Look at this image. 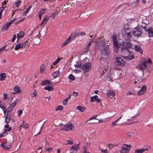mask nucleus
<instances>
[{"label": "nucleus", "instance_id": "24", "mask_svg": "<svg viewBox=\"0 0 153 153\" xmlns=\"http://www.w3.org/2000/svg\"><path fill=\"white\" fill-rule=\"evenodd\" d=\"M122 116H121L120 118H119L116 121L113 122L112 123V125L113 127H114L116 126H117L119 125L117 123L119 120L122 118Z\"/></svg>", "mask_w": 153, "mask_h": 153}, {"label": "nucleus", "instance_id": "56", "mask_svg": "<svg viewBox=\"0 0 153 153\" xmlns=\"http://www.w3.org/2000/svg\"><path fill=\"white\" fill-rule=\"evenodd\" d=\"M75 67H77L78 68H80L81 67L82 65L81 64H79V63L77 62L76 64L74 65Z\"/></svg>", "mask_w": 153, "mask_h": 153}, {"label": "nucleus", "instance_id": "14", "mask_svg": "<svg viewBox=\"0 0 153 153\" xmlns=\"http://www.w3.org/2000/svg\"><path fill=\"white\" fill-rule=\"evenodd\" d=\"M107 97L110 98H112L115 95V94L114 92L111 91L110 90H108L107 93Z\"/></svg>", "mask_w": 153, "mask_h": 153}, {"label": "nucleus", "instance_id": "4", "mask_svg": "<svg viewBox=\"0 0 153 153\" xmlns=\"http://www.w3.org/2000/svg\"><path fill=\"white\" fill-rule=\"evenodd\" d=\"M132 45L130 42H127L126 43V49H123L122 50V53L125 55H128L130 54V51L128 49L131 48Z\"/></svg>", "mask_w": 153, "mask_h": 153}, {"label": "nucleus", "instance_id": "6", "mask_svg": "<svg viewBox=\"0 0 153 153\" xmlns=\"http://www.w3.org/2000/svg\"><path fill=\"white\" fill-rule=\"evenodd\" d=\"M106 59L107 62L109 63L111 62V54L110 52V49L108 47H106Z\"/></svg>", "mask_w": 153, "mask_h": 153}, {"label": "nucleus", "instance_id": "61", "mask_svg": "<svg viewBox=\"0 0 153 153\" xmlns=\"http://www.w3.org/2000/svg\"><path fill=\"white\" fill-rule=\"evenodd\" d=\"M12 109H11L9 107L7 109V112H9V113H11V111Z\"/></svg>", "mask_w": 153, "mask_h": 153}, {"label": "nucleus", "instance_id": "48", "mask_svg": "<svg viewBox=\"0 0 153 153\" xmlns=\"http://www.w3.org/2000/svg\"><path fill=\"white\" fill-rule=\"evenodd\" d=\"M45 150L48 152H50L51 151L53 150V149L52 147H51L50 148H46Z\"/></svg>", "mask_w": 153, "mask_h": 153}, {"label": "nucleus", "instance_id": "27", "mask_svg": "<svg viewBox=\"0 0 153 153\" xmlns=\"http://www.w3.org/2000/svg\"><path fill=\"white\" fill-rule=\"evenodd\" d=\"M45 69V65L42 64L40 67V73L42 74L44 73V71Z\"/></svg>", "mask_w": 153, "mask_h": 153}, {"label": "nucleus", "instance_id": "25", "mask_svg": "<svg viewBox=\"0 0 153 153\" xmlns=\"http://www.w3.org/2000/svg\"><path fill=\"white\" fill-rule=\"evenodd\" d=\"M44 89L47 90L49 91H53L54 90V88L51 86H47L44 88Z\"/></svg>", "mask_w": 153, "mask_h": 153}, {"label": "nucleus", "instance_id": "16", "mask_svg": "<svg viewBox=\"0 0 153 153\" xmlns=\"http://www.w3.org/2000/svg\"><path fill=\"white\" fill-rule=\"evenodd\" d=\"M1 145L2 146L4 149H10L11 147V144L10 143H5V144H2Z\"/></svg>", "mask_w": 153, "mask_h": 153}, {"label": "nucleus", "instance_id": "52", "mask_svg": "<svg viewBox=\"0 0 153 153\" xmlns=\"http://www.w3.org/2000/svg\"><path fill=\"white\" fill-rule=\"evenodd\" d=\"M117 36L116 35H114L112 37L113 41L117 40Z\"/></svg>", "mask_w": 153, "mask_h": 153}, {"label": "nucleus", "instance_id": "49", "mask_svg": "<svg viewBox=\"0 0 153 153\" xmlns=\"http://www.w3.org/2000/svg\"><path fill=\"white\" fill-rule=\"evenodd\" d=\"M79 36H82L83 35H86L85 33L79 31Z\"/></svg>", "mask_w": 153, "mask_h": 153}, {"label": "nucleus", "instance_id": "26", "mask_svg": "<svg viewBox=\"0 0 153 153\" xmlns=\"http://www.w3.org/2000/svg\"><path fill=\"white\" fill-rule=\"evenodd\" d=\"M24 35V33L23 31H21L17 34V37L21 38L23 37Z\"/></svg>", "mask_w": 153, "mask_h": 153}, {"label": "nucleus", "instance_id": "35", "mask_svg": "<svg viewBox=\"0 0 153 153\" xmlns=\"http://www.w3.org/2000/svg\"><path fill=\"white\" fill-rule=\"evenodd\" d=\"M69 78L70 79L72 80L73 81L75 80V77L72 74H71L69 75Z\"/></svg>", "mask_w": 153, "mask_h": 153}, {"label": "nucleus", "instance_id": "3", "mask_svg": "<svg viewBox=\"0 0 153 153\" xmlns=\"http://www.w3.org/2000/svg\"><path fill=\"white\" fill-rule=\"evenodd\" d=\"M43 125V124L41 126L39 124L37 125L35 124L33 126V131L34 133V135H38L40 133Z\"/></svg>", "mask_w": 153, "mask_h": 153}, {"label": "nucleus", "instance_id": "32", "mask_svg": "<svg viewBox=\"0 0 153 153\" xmlns=\"http://www.w3.org/2000/svg\"><path fill=\"white\" fill-rule=\"evenodd\" d=\"M145 151L144 149H136L135 150V153H143Z\"/></svg>", "mask_w": 153, "mask_h": 153}, {"label": "nucleus", "instance_id": "8", "mask_svg": "<svg viewBox=\"0 0 153 153\" xmlns=\"http://www.w3.org/2000/svg\"><path fill=\"white\" fill-rule=\"evenodd\" d=\"M91 62H87L83 65L82 69L85 72H88L91 68Z\"/></svg>", "mask_w": 153, "mask_h": 153}, {"label": "nucleus", "instance_id": "9", "mask_svg": "<svg viewBox=\"0 0 153 153\" xmlns=\"http://www.w3.org/2000/svg\"><path fill=\"white\" fill-rule=\"evenodd\" d=\"M117 65L121 66H123L125 65V63L124 61L120 57H117L116 58Z\"/></svg>", "mask_w": 153, "mask_h": 153}, {"label": "nucleus", "instance_id": "58", "mask_svg": "<svg viewBox=\"0 0 153 153\" xmlns=\"http://www.w3.org/2000/svg\"><path fill=\"white\" fill-rule=\"evenodd\" d=\"M113 42L114 43V46H118V45L117 40L113 41Z\"/></svg>", "mask_w": 153, "mask_h": 153}, {"label": "nucleus", "instance_id": "22", "mask_svg": "<svg viewBox=\"0 0 153 153\" xmlns=\"http://www.w3.org/2000/svg\"><path fill=\"white\" fill-rule=\"evenodd\" d=\"M148 33L149 37H153V28L150 27L148 30Z\"/></svg>", "mask_w": 153, "mask_h": 153}, {"label": "nucleus", "instance_id": "45", "mask_svg": "<svg viewBox=\"0 0 153 153\" xmlns=\"http://www.w3.org/2000/svg\"><path fill=\"white\" fill-rule=\"evenodd\" d=\"M114 50L116 51V53H117L119 51V47L118 45V46H114Z\"/></svg>", "mask_w": 153, "mask_h": 153}, {"label": "nucleus", "instance_id": "57", "mask_svg": "<svg viewBox=\"0 0 153 153\" xmlns=\"http://www.w3.org/2000/svg\"><path fill=\"white\" fill-rule=\"evenodd\" d=\"M45 9H42L40 11L39 13L41 14H43L45 12Z\"/></svg>", "mask_w": 153, "mask_h": 153}, {"label": "nucleus", "instance_id": "59", "mask_svg": "<svg viewBox=\"0 0 153 153\" xmlns=\"http://www.w3.org/2000/svg\"><path fill=\"white\" fill-rule=\"evenodd\" d=\"M6 117L10 118L11 117V113H9V112L7 113V115L6 116Z\"/></svg>", "mask_w": 153, "mask_h": 153}, {"label": "nucleus", "instance_id": "39", "mask_svg": "<svg viewBox=\"0 0 153 153\" xmlns=\"http://www.w3.org/2000/svg\"><path fill=\"white\" fill-rule=\"evenodd\" d=\"M63 109V108L62 107L61 105H59L58 106H57L56 109V111H58V110H60L61 111Z\"/></svg>", "mask_w": 153, "mask_h": 153}, {"label": "nucleus", "instance_id": "42", "mask_svg": "<svg viewBox=\"0 0 153 153\" xmlns=\"http://www.w3.org/2000/svg\"><path fill=\"white\" fill-rule=\"evenodd\" d=\"M61 60V58H58L54 62L53 65H56L57 63L59 62V61Z\"/></svg>", "mask_w": 153, "mask_h": 153}, {"label": "nucleus", "instance_id": "20", "mask_svg": "<svg viewBox=\"0 0 153 153\" xmlns=\"http://www.w3.org/2000/svg\"><path fill=\"white\" fill-rule=\"evenodd\" d=\"M29 40L28 39L27 41H26L25 42H22L21 43H20V45L21 47V48H23L24 47H27L28 46V44H27L26 43L28 42Z\"/></svg>", "mask_w": 153, "mask_h": 153}, {"label": "nucleus", "instance_id": "62", "mask_svg": "<svg viewBox=\"0 0 153 153\" xmlns=\"http://www.w3.org/2000/svg\"><path fill=\"white\" fill-rule=\"evenodd\" d=\"M96 117L97 116H92L89 119V120H91L94 119H96Z\"/></svg>", "mask_w": 153, "mask_h": 153}, {"label": "nucleus", "instance_id": "2", "mask_svg": "<svg viewBox=\"0 0 153 153\" xmlns=\"http://www.w3.org/2000/svg\"><path fill=\"white\" fill-rule=\"evenodd\" d=\"M131 148L130 145L123 144L121 147L120 152V153H128Z\"/></svg>", "mask_w": 153, "mask_h": 153}, {"label": "nucleus", "instance_id": "30", "mask_svg": "<svg viewBox=\"0 0 153 153\" xmlns=\"http://www.w3.org/2000/svg\"><path fill=\"white\" fill-rule=\"evenodd\" d=\"M5 77L6 74L5 73H2L0 75V80L1 81L5 79Z\"/></svg>", "mask_w": 153, "mask_h": 153}, {"label": "nucleus", "instance_id": "63", "mask_svg": "<svg viewBox=\"0 0 153 153\" xmlns=\"http://www.w3.org/2000/svg\"><path fill=\"white\" fill-rule=\"evenodd\" d=\"M3 102H2V101L0 102V107L1 108H3Z\"/></svg>", "mask_w": 153, "mask_h": 153}, {"label": "nucleus", "instance_id": "46", "mask_svg": "<svg viewBox=\"0 0 153 153\" xmlns=\"http://www.w3.org/2000/svg\"><path fill=\"white\" fill-rule=\"evenodd\" d=\"M142 64L143 65L144 69H146V68L147 67L146 65L147 64V62L146 61H144L143 62V63Z\"/></svg>", "mask_w": 153, "mask_h": 153}, {"label": "nucleus", "instance_id": "28", "mask_svg": "<svg viewBox=\"0 0 153 153\" xmlns=\"http://www.w3.org/2000/svg\"><path fill=\"white\" fill-rule=\"evenodd\" d=\"M60 75V72L58 71H56L54 72L53 74V77L54 78H56L59 76Z\"/></svg>", "mask_w": 153, "mask_h": 153}, {"label": "nucleus", "instance_id": "55", "mask_svg": "<svg viewBox=\"0 0 153 153\" xmlns=\"http://www.w3.org/2000/svg\"><path fill=\"white\" fill-rule=\"evenodd\" d=\"M73 95L74 97H76L78 95V93L76 91H74L73 93Z\"/></svg>", "mask_w": 153, "mask_h": 153}, {"label": "nucleus", "instance_id": "53", "mask_svg": "<svg viewBox=\"0 0 153 153\" xmlns=\"http://www.w3.org/2000/svg\"><path fill=\"white\" fill-rule=\"evenodd\" d=\"M107 147H108V148L109 149H111L113 147V146H112V145L111 144H108L107 146Z\"/></svg>", "mask_w": 153, "mask_h": 153}, {"label": "nucleus", "instance_id": "1", "mask_svg": "<svg viewBox=\"0 0 153 153\" xmlns=\"http://www.w3.org/2000/svg\"><path fill=\"white\" fill-rule=\"evenodd\" d=\"M101 41L100 42L98 45V49L100 52L102 56L99 59V60L100 62L101 65L100 68L101 69L104 68H105V59L104 57H102L103 56H105V43L104 42L102 41V38H100Z\"/></svg>", "mask_w": 153, "mask_h": 153}, {"label": "nucleus", "instance_id": "40", "mask_svg": "<svg viewBox=\"0 0 153 153\" xmlns=\"http://www.w3.org/2000/svg\"><path fill=\"white\" fill-rule=\"evenodd\" d=\"M10 118L5 117V121L6 123L7 124L9 123V122L10 121Z\"/></svg>", "mask_w": 153, "mask_h": 153}, {"label": "nucleus", "instance_id": "60", "mask_svg": "<svg viewBox=\"0 0 153 153\" xmlns=\"http://www.w3.org/2000/svg\"><path fill=\"white\" fill-rule=\"evenodd\" d=\"M147 62L150 64H152V62L150 58L147 61Z\"/></svg>", "mask_w": 153, "mask_h": 153}, {"label": "nucleus", "instance_id": "15", "mask_svg": "<svg viewBox=\"0 0 153 153\" xmlns=\"http://www.w3.org/2000/svg\"><path fill=\"white\" fill-rule=\"evenodd\" d=\"M134 49L136 51L139 52L141 53H142L143 52V50L140 46L135 45L134 47Z\"/></svg>", "mask_w": 153, "mask_h": 153}, {"label": "nucleus", "instance_id": "54", "mask_svg": "<svg viewBox=\"0 0 153 153\" xmlns=\"http://www.w3.org/2000/svg\"><path fill=\"white\" fill-rule=\"evenodd\" d=\"M22 112H23V111H22V110H19L18 111V115L19 116L21 115L22 113Z\"/></svg>", "mask_w": 153, "mask_h": 153}, {"label": "nucleus", "instance_id": "5", "mask_svg": "<svg viewBox=\"0 0 153 153\" xmlns=\"http://www.w3.org/2000/svg\"><path fill=\"white\" fill-rule=\"evenodd\" d=\"M142 33V30L140 28L138 27L134 28L132 32L133 35L137 37L140 36Z\"/></svg>", "mask_w": 153, "mask_h": 153}, {"label": "nucleus", "instance_id": "44", "mask_svg": "<svg viewBox=\"0 0 153 153\" xmlns=\"http://www.w3.org/2000/svg\"><path fill=\"white\" fill-rule=\"evenodd\" d=\"M21 3V1H18L16 3V6L18 7L20 5Z\"/></svg>", "mask_w": 153, "mask_h": 153}, {"label": "nucleus", "instance_id": "23", "mask_svg": "<svg viewBox=\"0 0 153 153\" xmlns=\"http://www.w3.org/2000/svg\"><path fill=\"white\" fill-rule=\"evenodd\" d=\"M13 89L16 93H19L21 92V89L18 86H16Z\"/></svg>", "mask_w": 153, "mask_h": 153}, {"label": "nucleus", "instance_id": "64", "mask_svg": "<svg viewBox=\"0 0 153 153\" xmlns=\"http://www.w3.org/2000/svg\"><path fill=\"white\" fill-rule=\"evenodd\" d=\"M5 48V46H4L2 48H0V53Z\"/></svg>", "mask_w": 153, "mask_h": 153}, {"label": "nucleus", "instance_id": "10", "mask_svg": "<svg viewBox=\"0 0 153 153\" xmlns=\"http://www.w3.org/2000/svg\"><path fill=\"white\" fill-rule=\"evenodd\" d=\"M146 85H143L141 88L138 91L137 94L139 96H141L143 95L146 92Z\"/></svg>", "mask_w": 153, "mask_h": 153}, {"label": "nucleus", "instance_id": "17", "mask_svg": "<svg viewBox=\"0 0 153 153\" xmlns=\"http://www.w3.org/2000/svg\"><path fill=\"white\" fill-rule=\"evenodd\" d=\"M11 22H7L5 25H4L2 28L3 30H7L8 28L11 25Z\"/></svg>", "mask_w": 153, "mask_h": 153}, {"label": "nucleus", "instance_id": "34", "mask_svg": "<svg viewBox=\"0 0 153 153\" xmlns=\"http://www.w3.org/2000/svg\"><path fill=\"white\" fill-rule=\"evenodd\" d=\"M20 48H21L20 45V43H19L18 44L16 45L15 47V50L16 51H17Z\"/></svg>", "mask_w": 153, "mask_h": 153}, {"label": "nucleus", "instance_id": "12", "mask_svg": "<svg viewBox=\"0 0 153 153\" xmlns=\"http://www.w3.org/2000/svg\"><path fill=\"white\" fill-rule=\"evenodd\" d=\"M79 146L78 144L73 145L71 148V151L75 153H76L79 149Z\"/></svg>", "mask_w": 153, "mask_h": 153}, {"label": "nucleus", "instance_id": "41", "mask_svg": "<svg viewBox=\"0 0 153 153\" xmlns=\"http://www.w3.org/2000/svg\"><path fill=\"white\" fill-rule=\"evenodd\" d=\"M16 105V103H15V102H13L11 104H10L9 107L11 109H13L14 108Z\"/></svg>", "mask_w": 153, "mask_h": 153}, {"label": "nucleus", "instance_id": "51", "mask_svg": "<svg viewBox=\"0 0 153 153\" xmlns=\"http://www.w3.org/2000/svg\"><path fill=\"white\" fill-rule=\"evenodd\" d=\"M16 35L15 34H14L13 35V37L11 40L12 42H14L16 38Z\"/></svg>", "mask_w": 153, "mask_h": 153}, {"label": "nucleus", "instance_id": "43", "mask_svg": "<svg viewBox=\"0 0 153 153\" xmlns=\"http://www.w3.org/2000/svg\"><path fill=\"white\" fill-rule=\"evenodd\" d=\"M67 141L68 142V143H66V145H67L68 144H72L74 143V141L73 140H67Z\"/></svg>", "mask_w": 153, "mask_h": 153}, {"label": "nucleus", "instance_id": "38", "mask_svg": "<svg viewBox=\"0 0 153 153\" xmlns=\"http://www.w3.org/2000/svg\"><path fill=\"white\" fill-rule=\"evenodd\" d=\"M22 127L23 128H28L29 127L28 125L27 124L23 123H22Z\"/></svg>", "mask_w": 153, "mask_h": 153}, {"label": "nucleus", "instance_id": "13", "mask_svg": "<svg viewBox=\"0 0 153 153\" xmlns=\"http://www.w3.org/2000/svg\"><path fill=\"white\" fill-rule=\"evenodd\" d=\"M125 32V36H126L128 38H130L131 37V30L129 28L126 29Z\"/></svg>", "mask_w": 153, "mask_h": 153}, {"label": "nucleus", "instance_id": "47", "mask_svg": "<svg viewBox=\"0 0 153 153\" xmlns=\"http://www.w3.org/2000/svg\"><path fill=\"white\" fill-rule=\"evenodd\" d=\"M29 9H28L27 8L26 9L25 11H24L23 13V15H25L29 11Z\"/></svg>", "mask_w": 153, "mask_h": 153}, {"label": "nucleus", "instance_id": "7", "mask_svg": "<svg viewBox=\"0 0 153 153\" xmlns=\"http://www.w3.org/2000/svg\"><path fill=\"white\" fill-rule=\"evenodd\" d=\"M73 126L71 124H66L64 125L63 127L61 128L60 130H64L66 131H68L71 130L72 129Z\"/></svg>", "mask_w": 153, "mask_h": 153}, {"label": "nucleus", "instance_id": "33", "mask_svg": "<svg viewBox=\"0 0 153 153\" xmlns=\"http://www.w3.org/2000/svg\"><path fill=\"white\" fill-rule=\"evenodd\" d=\"M77 108L81 112H83L84 111V108L81 106H77Z\"/></svg>", "mask_w": 153, "mask_h": 153}, {"label": "nucleus", "instance_id": "37", "mask_svg": "<svg viewBox=\"0 0 153 153\" xmlns=\"http://www.w3.org/2000/svg\"><path fill=\"white\" fill-rule=\"evenodd\" d=\"M73 38H72L73 39H74L75 37H76L77 36H79V32H74L73 34Z\"/></svg>", "mask_w": 153, "mask_h": 153}, {"label": "nucleus", "instance_id": "50", "mask_svg": "<svg viewBox=\"0 0 153 153\" xmlns=\"http://www.w3.org/2000/svg\"><path fill=\"white\" fill-rule=\"evenodd\" d=\"M126 58H127L130 59H132L134 58V56L133 55H131L130 56H126Z\"/></svg>", "mask_w": 153, "mask_h": 153}, {"label": "nucleus", "instance_id": "29", "mask_svg": "<svg viewBox=\"0 0 153 153\" xmlns=\"http://www.w3.org/2000/svg\"><path fill=\"white\" fill-rule=\"evenodd\" d=\"M97 98H98V96L97 95H95L94 96L92 97L91 98V101L92 102H94L96 101Z\"/></svg>", "mask_w": 153, "mask_h": 153}, {"label": "nucleus", "instance_id": "31", "mask_svg": "<svg viewBox=\"0 0 153 153\" xmlns=\"http://www.w3.org/2000/svg\"><path fill=\"white\" fill-rule=\"evenodd\" d=\"M93 42V41L91 40H90L89 41L88 44L86 48V50L87 51H88L89 50L91 46L92 43Z\"/></svg>", "mask_w": 153, "mask_h": 153}, {"label": "nucleus", "instance_id": "11", "mask_svg": "<svg viewBox=\"0 0 153 153\" xmlns=\"http://www.w3.org/2000/svg\"><path fill=\"white\" fill-rule=\"evenodd\" d=\"M73 36V34H71L65 41L62 44L61 47H63L69 43L71 41V38Z\"/></svg>", "mask_w": 153, "mask_h": 153}, {"label": "nucleus", "instance_id": "18", "mask_svg": "<svg viewBox=\"0 0 153 153\" xmlns=\"http://www.w3.org/2000/svg\"><path fill=\"white\" fill-rule=\"evenodd\" d=\"M49 84L50 85H52V83L49 80H46L45 81H42L41 84L42 85H46L47 84Z\"/></svg>", "mask_w": 153, "mask_h": 153}, {"label": "nucleus", "instance_id": "19", "mask_svg": "<svg viewBox=\"0 0 153 153\" xmlns=\"http://www.w3.org/2000/svg\"><path fill=\"white\" fill-rule=\"evenodd\" d=\"M49 19V16H47L45 18H44L43 21L40 24L41 26L43 27L44 25L48 22V20Z\"/></svg>", "mask_w": 153, "mask_h": 153}, {"label": "nucleus", "instance_id": "21", "mask_svg": "<svg viewBox=\"0 0 153 153\" xmlns=\"http://www.w3.org/2000/svg\"><path fill=\"white\" fill-rule=\"evenodd\" d=\"M36 37H37L34 38V43L36 45L39 44L41 42L40 39V38L38 36H37Z\"/></svg>", "mask_w": 153, "mask_h": 153}, {"label": "nucleus", "instance_id": "36", "mask_svg": "<svg viewBox=\"0 0 153 153\" xmlns=\"http://www.w3.org/2000/svg\"><path fill=\"white\" fill-rule=\"evenodd\" d=\"M138 67L139 68H140V70H145V69H144V68L143 65L142 63H141L138 66Z\"/></svg>", "mask_w": 153, "mask_h": 153}]
</instances>
